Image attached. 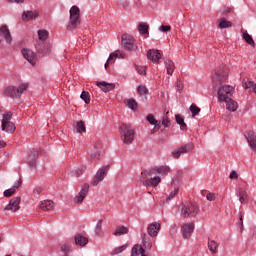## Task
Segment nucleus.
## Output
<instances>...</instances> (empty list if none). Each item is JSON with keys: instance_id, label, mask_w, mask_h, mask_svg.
<instances>
[{"instance_id": "f257e3e1", "label": "nucleus", "mask_w": 256, "mask_h": 256, "mask_svg": "<svg viewBox=\"0 0 256 256\" xmlns=\"http://www.w3.org/2000/svg\"><path fill=\"white\" fill-rule=\"evenodd\" d=\"M229 77V67L227 65L222 64L218 66L212 72V87L217 91L218 101L223 103V101H227L231 95H233V91L235 88L231 85H226L227 79Z\"/></svg>"}, {"instance_id": "f03ea898", "label": "nucleus", "mask_w": 256, "mask_h": 256, "mask_svg": "<svg viewBox=\"0 0 256 256\" xmlns=\"http://www.w3.org/2000/svg\"><path fill=\"white\" fill-rule=\"evenodd\" d=\"M171 169L168 166H155L145 169L141 172L140 181L144 187H158L161 183V177L169 175Z\"/></svg>"}, {"instance_id": "7ed1b4c3", "label": "nucleus", "mask_w": 256, "mask_h": 256, "mask_svg": "<svg viewBox=\"0 0 256 256\" xmlns=\"http://www.w3.org/2000/svg\"><path fill=\"white\" fill-rule=\"evenodd\" d=\"M178 211L180 212L181 217L191 219L193 217H197L199 215V206L193 202H182L179 207Z\"/></svg>"}, {"instance_id": "20e7f679", "label": "nucleus", "mask_w": 256, "mask_h": 256, "mask_svg": "<svg viewBox=\"0 0 256 256\" xmlns=\"http://www.w3.org/2000/svg\"><path fill=\"white\" fill-rule=\"evenodd\" d=\"M70 20L68 22V31H75L81 25V10L77 6H72L69 10Z\"/></svg>"}, {"instance_id": "39448f33", "label": "nucleus", "mask_w": 256, "mask_h": 256, "mask_svg": "<svg viewBox=\"0 0 256 256\" xmlns=\"http://www.w3.org/2000/svg\"><path fill=\"white\" fill-rule=\"evenodd\" d=\"M119 129L123 143L125 145H131L135 140V129H133L129 124H122Z\"/></svg>"}, {"instance_id": "423d86ee", "label": "nucleus", "mask_w": 256, "mask_h": 256, "mask_svg": "<svg viewBox=\"0 0 256 256\" xmlns=\"http://www.w3.org/2000/svg\"><path fill=\"white\" fill-rule=\"evenodd\" d=\"M29 85L27 83L20 84L17 88L15 86H8L4 89V95L17 99L23 95L24 91H27Z\"/></svg>"}, {"instance_id": "0eeeda50", "label": "nucleus", "mask_w": 256, "mask_h": 256, "mask_svg": "<svg viewBox=\"0 0 256 256\" xmlns=\"http://www.w3.org/2000/svg\"><path fill=\"white\" fill-rule=\"evenodd\" d=\"M13 119V113H8L4 116V119H1V129L5 131V133H15V123L11 122Z\"/></svg>"}, {"instance_id": "6e6552de", "label": "nucleus", "mask_w": 256, "mask_h": 256, "mask_svg": "<svg viewBox=\"0 0 256 256\" xmlns=\"http://www.w3.org/2000/svg\"><path fill=\"white\" fill-rule=\"evenodd\" d=\"M109 165H106V166H103L101 167L96 175L94 176L93 178V181H92V185L94 187H97V185H99L101 183V181H103V179H105V177H107V173H109Z\"/></svg>"}, {"instance_id": "1a4fd4ad", "label": "nucleus", "mask_w": 256, "mask_h": 256, "mask_svg": "<svg viewBox=\"0 0 256 256\" xmlns=\"http://www.w3.org/2000/svg\"><path fill=\"white\" fill-rule=\"evenodd\" d=\"M122 46L126 51H137V44H135V39L128 34L122 35Z\"/></svg>"}, {"instance_id": "9d476101", "label": "nucleus", "mask_w": 256, "mask_h": 256, "mask_svg": "<svg viewBox=\"0 0 256 256\" xmlns=\"http://www.w3.org/2000/svg\"><path fill=\"white\" fill-rule=\"evenodd\" d=\"M193 231H195L194 222H186L181 225V233L183 239H190L191 235H193Z\"/></svg>"}, {"instance_id": "9b49d317", "label": "nucleus", "mask_w": 256, "mask_h": 256, "mask_svg": "<svg viewBox=\"0 0 256 256\" xmlns=\"http://www.w3.org/2000/svg\"><path fill=\"white\" fill-rule=\"evenodd\" d=\"M89 195V184H83L79 193L74 197V203L81 205L85 201V197Z\"/></svg>"}, {"instance_id": "f8f14e48", "label": "nucleus", "mask_w": 256, "mask_h": 256, "mask_svg": "<svg viewBox=\"0 0 256 256\" xmlns=\"http://www.w3.org/2000/svg\"><path fill=\"white\" fill-rule=\"evenodd\" d=\"M21 204V198L20 197H14L10 200L9 204L5 206L4 211H12L15 213L16 211H19Z\"/></svg>"}, {"instance_id": "ddd939ff", "label": "nucleus", "mask_w": 256, "mask_h": 256, "mask_svg": "<svg viewBox=\"0 0 256 256\" xmlns=\"http://www.w3.org/2000/svg\"><path fill=\"white\" fill-rule=\"evenodd\" d=\"M22 55L24 59H26V61L30 63V65L35 66V63L37 61V55L35 54V52L30 49L24 48L22 49Z\"/></svg>"}, {"instance_id": "4468645a", "label": "nucleus", "mask_w": 256, "mask_h": 256, "mask_svg": "<svg viewBox=\"0 0 256 256\" xmlns=\"http://www.w3.org/2000/svg\"><path fill=\"white\" fill-rule=\"evenodd\" d=\"M159 231H161V224L158 222H153L148 225L147 232L150 237H157L159 235Z\"/></svg>"}, {"instance_id": "2eb2a0df", "label": "nucleus", "mask_w": 256, "mask_h": 256, "mask_svg": "<svg viewBox=\"0 0 256 256\" xmlns=\"http://www.w3.org/2000/svg\"><path fill=\"white\" fill-rule=\"evenodd\" d=\"M147 59L148 61H152V63H159L161 59V52L157 49H150L147 52Z\"/></svg>"}, {"instance_id": "dca6fc26", "label": "nucleus", "mask_w": 256, "mask_h": 256, "mask_svg": "<svg viewBox=\"0 0 256 256\" xmlns=\"http://www.w3.org/2000/svg\"><path fill=\"white\" fill-rule=\"evenodd\" d=\"M39 149H32L28 155L29 167H35L37 165V158L39 157Z\"/></svg>"}, {"instance_id": "f3484780", "label": "nucleus", "mask_w": 256, "mask_h": 256, "mask_svg": "<svg viewBox=\"0 0 256 256\" xmlns=\"http://www.w3.org/2000/svg\"><path fill=\"white\" fill-rule=\"evenodd\" d=\"M247 139V143L252 151L256 153V133L255 132H248L245 135Z\"/></svg>"}, {"instance_id": "a211bd4d", "label": "nucleus", "mask_w": 256, "mask_h": 256, "mask_svg": "<svg viewBox=\"0 0 256 256\" xmlns=\"http://www.w3.org/2000/svg\"><path fill=\"white\" fill-rule=\"evenodd\" d=\"M168 189L170 193L166 197V201H171L172 199H175V196L179 193V186L175 184V181H172Z\"/></svg>"}, {"instance_id": "6ab92c4d", "label": "nucleus", "mask_w": 256, "mask_h": 256, "mask_svg": "<svg viewBox=\"0 0 256 256\" xmlns=\"http://www.w3.org/2000/svg\"><path fill=\"white\" fill-rule=\"evenodd\" d=\"M0 37H4L6 43L11 44L13 38L11 37V32L7 25H3L0 27Z\"/></svg>"}, {"instance_id": "aec40b11", "label": "nucleus", "mask_w": 256, "mask_h": 256, "mask_svg": "<svg viewBox=\"0 0 256 256\" xmlns=\"http://www.w3.org/2000/svg\"><path fill=\"white\" fill-rule=\"evenodd\" d=\"M21 179H19L17 182H15V184L10 188L7 189L3 192L4 197H13V195H15L17 189H19V187H21Z\"/></svg>"}, {"instance_id": "412c9836", "label": "nucleus", "mask_w": 256, "mask_h": 256, "mask_svg": "<svg viewBox=\"0 0 256 256\" xmlns=\"http://www.w3.org/2000/svg\"><path fill=\"white\" fill-rule=\"evenodd\" d=\"M97 87H99L104 93H109V91H113L115 89V85L113 83H107L105 81L96 82Z\"/></svg>"}, {"instance_id": "4be33fe9", "label": "nucleus", "mask_w": 256, "mask_h": 256, "mask_svg": "<svg viewBox=\"0 0 256 256\" xmlns=\"http://www.w3.org/2000/svg\"><path fill=\"white\" fill-rule=\"evenodd\" d=\"M39 17V11H24L22 14V21H31V19H37Z\"/></svg>"}, {"instance_id": "5701e85b", "label": "nucleus", "mask_w": 256, "mask_h": 256, "mask_svg": "<svg viewBox=\"0 0 256 256\" xmlns=\"http://www.w3.org/2000/svg\"><path fill=\"white\" fill-rule=\"evenodd\" d=\"M223 103H226V109L228 111L235 112L237 109H239V104H237L235 100L231 99V97L227 100H224Z\"/></svg>"}, {"instance_id": "b1692460", "label": "nucleus", "mask_w": 256, "mask_h": 256, "mask_svg": "<svg viewBox=\"0 0 256 256\" xmlns=\"http://www.w3.org/2000/svg\"><path fill=\"white\" fill-rule=\"evenodd\" d=\"M74 241L75 244L78 245L79 247H85V245L89 243V239L81 234H76L74 236Z\"/></svg>"}, {"instance_id": "393cba45", "label": "nucleus", "mask_w": 256, "mask_h": 256, "mask_svg": "<svg viewBox=\"0 0 256 256\" xmlns=\"http://www.w3.org/2000/svg\"><path fill=\"white\" fill-rule=\"evenodd\" d=\"M131 256H147V254H145L143 246L136 244L132 248Z\"/></svg>"}, {"instance_id": "a878e982", "label": "nucleus", "mask_w": 256, "mask_h": 256, "mask_svg": "<svg viewBox=\"0 0 256 256\" xmlns=\"http://www.w3.org/2000/svg\"><path fill=\"white\" fill-rule=\"evenodd\" d=\"M53 201L52 200H44L39 203V209L42 211H51L53 209Z\"/></svg>"}, {"instance_id": "bb28decb", "label": "nucleus", "mask_w": 256, "mask_h": 256, "mask_svg": "<svg viewBox=\"0 0 256 256\" xmlns=\"http://www.w3.org/2000/svg\"><path fill=\"white\" fill-rule=\"evenodd\" d=\"M118 57H121L123 59V54L119 51L111 53L109 55V58L107 59L105 65H104L105 69H107V67H109V65H111L113 63V60L117 59Z\"/></svg>"}, {"instance_id": "cd10ccee", "label": "nucleus", "mask_w": 256, "mask_h": 256, "mask_svg": "<svg viewBox=\"0 0 256 256\" xmlns=\"http://www.w3.org/2000/svg\"><path fill=\"white\" fill-rule=\"evenodd\" d=\"M208 249L212 255H216L219 251V243L215 240H208Z\"/></svg>"}, {"instance_id": "c85d7f7f", "label": "nucleus", "mask_w": 256, "mask_h": 256, "mask_svg": "<svg viewBox=\"0 0 256 256\" xmlns=\"http://www.w3.org/2000/svg\"><path fill=\"white\" fill-rule=\"evenodd\" d=\"M164 64H165L167 74L168 75H173V73L175 71V63L173 62V60H166L164 62Z\"/></svg>"}, {"instance_id": "c756f323", "label": "nucleus", "mask_w": 256, "mask_h": 256, "mask_svg": "<svg viewBox=\"0 0 256 256\" xmlns=\"http://www.w3.org/2000/svg\"><path fill=\"white\" fill-rule=\"evenodd\" d=\"M138 31L140 35H149V24L145 22H141L138 25Z\"/></svg>"}, {"instance_id": "7c9ffc66", "label": "nucleus", "mask_w": 256, "mask_h": 256, "mask_svg": "<svg viewBox=\"0 0 256 256\" xmlns=\"http://www.w3.org/2000/svg\"><path fill=\"white\" fill-rule=\"evenodd\" d=\"M176 123L180 125V129L185 130L187 129V124L185 123V118L181 116V114H176L175 115Z\"/></svg>"}, {"instance_id": "2f4dec72", "label": "nucleus", "mask_w": 256, "mask_h": 256, "mask_svg": "<svg viewBox=\"0 0 256 256\" xmlns=\"http://www.w3.org/2000/svg\"><path fill=\"white\" fill-rule=\"evenodd\" d=\"M74 127L76 128L77 133H85V131H87V128H85V122H83V120L75 122Z\"/></svg>"}, {"instance_id": "473e14b6", "label": "nucleus", "mask_w": 256, "mask_h": 256, "mask_svg": "<svg viewBox=\"0 0 256 256\" xmlns=\"http://www.w3.org/2000/svg\"><path fill=\"white\" fill-rule=\"evenodd\" d=\"M233 23L231 21L226 20L225 18H221L218 22V27L220 29H228V27H232Z\"/></svg>"}, {"instance_id": "72a5a7b5", "label": "nucleus", "mask_w": 256, "mask_h": 256, "mask_svg": "<svg viewBox=\"0 0 256 256\" xmlns=\"http://www.w3.org/2000/svg\"><path fill=\"white\" fill-rule=\"evenodd\" d=\"M183 155L185 153H191V151H193V149H195V144H193V142H190L188 144H185L184 146L180 147Z\"/></svg>"}, {"instance_id": "f704fd0d", "label": "nucleus", "mask_w": 256, "mask_h": 256, "mask_svg": "<svg viewBox=\"0 0 256 256\" xmlns=\"http://www.w3.org/2000/svg\"><path fill=\"white\" fill-rule=\"evenodd\" d=\"M129 233V229L125 226H118L114 232V235H127Z\"/></svg>"}, {"instance_id": "c9c22d12", "label": "nucleus", "mask_w": 256, "mask_h": 256, "mask_svg": "<svg viewBox=\"0 0 256 256\" xmlns=\"http://www.w3.org/2000/svg\"><path fill=\"white\" fill-rule=\"evenodd\" d=\"M95 233L98 237H101L103 235V220H98L95 227Z\"/></svg>"}, {"instance_id": "e433bc0d", "label": "nucleus", "mask_w": 256, "mask_h": 256, "mask_svg": "<svg viewBox=\"0 0 256 256\" xmlns=\"http://www.w3.org/2000/svg\"><path fill=\"white\" fill-rule=\"evenodd\" d=\"M237 195L239 197L240 203H247V191L240 189Z\"/></svg>"}, {"instance_id": "4c0bfd02", "label": "nucleus", "mask_w": 256, "mask_h": 256, "mask_svg": "<svg viewBox=\"0 0 256 256\" xmlns=\"http://www.w3.org/2000/svg\"><path fill=\"white\" fill-rule=\"evenodd\" d=\"M142 241H143V246L145 247V249H151V247H153V242L151 241L150 238H147V235H143L142 236Z\"/></svg>"}, {"instance_id": "58836bf2", "label": "nucleus", "mask_w": 256, "mask_h": 256, "mask_svg": "<svg viewBox=\"0 0 256 256\" xmlns=\"http://www.w3.org/2000/svg\"><path fill=\"white\" fill-rule=\"evenodd\" d=\"M146 120L148 121V123L150 125H159V124H161V121H158L157 119H155V116L153 114H148L146 116Z\"/></svg>"}, {"instance_id": "ea45409f", "label": "nucleus", "mask_w": 256, "mask_h": 256, "mask_svg": "<svg viewBox=\"0 0 256 256\" xmlns=\"http://www.w3.org/2000/svg\"><path fill=\"white\" fill-rule=\"evenodd\" d=\"M243 39L246 41V43H248V45H252V47H255V41H253V37L249 33L244 32Z\"/></svg>"}, {"instance_id": "a19ab883", "label": "nucleus", "mask_w": 256, "mask_h": 256, "mask_svg": "<svg viewBox=\"0 0 256 256\" xmlns=\"http://www.w3.org/2000/svg\"><path fill=\"white\" fill-rule=\"evenodd\" d=\"M126 249L127 245L116 247L110 252V255H119L120 253H123V251H125Z\"/></svg>"}, {"instance_id": "79ce46f5", "label": "nucleus", "mask_w": 256, "mask_h": 256, "mask_svg": "<svg viewBox=\"0 0 256 256\" xmlns=\"http://www.w3.org/2000/svg\"><path fill=\"white\" fill-rule=\"evenodd\" d=\"M38 37L40 41H47L49 32L47 30H38Z\"/></svg>"}, {"instance_id": "37998d69", "label": "nucleus", "mask_w": 256, "mask_h": 256, "mask_svg": "<svg viewBox=\"0 0 256 256\" xmlns=\"http://www.w3.org/2000/svg\"><path fill=\"white\" fill-rule=\"evenodd\" d=\"M190 112L192 114V117H197V115H199V113H201V108L198 107L197 105L195 104H192L190 106Z\"/></svg>"}, {"instance_id": "c03bdc74", "label": "nucleus", "mask_w": 256, "mask_h": 256, "mask_svg": "<svg viewBox=\"0 0 256 256\" xmlns=\"http://www.w3.org/2000/svg\"><path fill=\"white\" fill-rule=\"evenodd\" d=\"M80 97L86 103V105H89V103H91V96L89 95V92L83 91Z\"/></svg>"}, {"instance_id": "a18cd8bd", "label": "nucleus", "mask_w": 256, "mask_h": 256, "mask_svg": "<svg viewBox=\"0 0 256 256\" xmlns=\"http://www.w3.org/2000/svg\"><path fill=\"white\" fill-rule=\"evenodd\" d=\"M137 92L141 97H147L149 90L145 86H138Z\"/></svg>"}, {"instance_id": "49530a36", "label": "nucleus", "mask_w": 256, "mask_h": 256, "mask_svg": "<svg viewBox=\"0 0 256 256\" xmlns=\"http://www.w3.org/2000/svg\"><path fill=\"white\" fill-rule=\"evenodd\" d=\"M127 107L132 111H135L137 109V101H135V99H128Z\"/></svg>"}, {"instance_id": "de8ad7c7", "label": "nucleus", "mask_w": 256, "mask_h": 256, "mask_svg": "<svg viewBox=\"0 0 256 256\" xmlns=\"http://www.w3.org/2000/svg\"><path fill=\"white\" fill-rule=\"evenodd\" d=\"M160 125H163L164 127H171V120H169V117L164 116L160 122Z\"/></svg>"}, {"instance_id": "09e8293b", "label": "nucleus", "mask_w": 256, "mask_h": 256, "mask_svg": "<svg viewBox=\"0 0 256 256\" xmlns=\"http://www.w3.org/2000/svg\"><path fill=\"white\" fill-rule=\"evenodd\" d=\"M184 88H185V86L183 85V81L177 80L175 83L176 91L181 92V91H183Z\"/></svg>"}, {"instance_id": "8fccbe9b", "label": "nucleus", "mask_w": 256, "mask_h": 256, "mask_svg": "<svg viewBox=\"0 0 256 256\" xmlns=\"http://www.w3.org/2000/svg\"><path fill=\"white\" fill-rule=\"evenodd\" d=\"M9 113H13V112H11V111H6V110H5V107L0 106V121H1V119H5V116H6V115H9Z\"/></svg>"}, {"instance_id": "3c124183", "label": "nucleus", "mask_w": 256, "mask_h": 256, "mask_svg": "<svg viewBox=\"0 0 256 256\" xmlns=\"http://www.w3.org/2000/svg\"><path fill=\"white\" fill-rule=\"evenodd\" d=\"M181 155H183V151H181V148H178L172 152V157L174 159H179V157H181Z\"/></svg>"}, {"instance_id": "603ef678", "label": "nucleus", "mask_w": 256, "mask_h": 256, "mask_svg": "<svg viewBox=\"0 0 256 256\" xmlns=\"http://www.w3.org/2000/svg\"><path fill=\"white\" fill-rule=\"evenodd\" d=\"M70 250H71L70 242H67L61 246V251H63V253H69Z\"/></svg>"}, {"instance_id": "864d4df0", "label": "nucleus", "mask_w": 256, "mask_h": 256, "mask_svg": "<svg viewBox=\"0 0 256 256\" xmlns=\"http://www.w3.org/2000/svg\"><path fill=\"white\" fill-rule=\"evenodd\" d=\"M254 84H255V82H253V81L244 80L243 87H244V89H251Z\"/></svg>"}, {"instance_id": "5fc2aeb1", "label": "nucleus", "mask_w": 256, "mask_h": 256, "mask_svg": "<svg viewBox=\"0 0 256 256\" xmlns=\"http://www.w3.org/2000/svg\"><path fill=\"white\" fill-rule=\"evenodd\" d=\"M136 70L138 71L139 75H146L147 67H145V66H138L136 68Z\"/></svg>"}, {"instance_id": "6e6d98bb", "label": "nucleus", "mask_w": 256, "mask_h": 256, "mask_svg": "<svg viewBox=\"0 0 256 256\" xmlns=\"http://www.w3.org/2000/svg\"><path fill=\"white\" fill-rule=\"evenodd\" d=\"M91 159H99L101 157V153L99 151H94L90 154Z\"/></svg>"}, {"instance_id": "4d7b16f0", "label": "nucleus", "mask_w": 256, "mask_h": 256, "mask_svg": "<svg viewBox=\"0 0 256 256\" xmlns=\"http://www.w3.org/2000/svg\"><path fill=\"white\" fill-rule=\"evenodd\" d=\"M171 29V27L169 25H161L159 27V31H162L163 33H167V31H169Z\"/></svg>"}, {"instance_id": "13d9d810", "label": "nucleus", "mask_w": 256, "mask_h": 256, "mask_svg": "<svg viewBox=\"0 0 256 256\" xmlns=\"http://www.w3.org/2000/svg\"><path fill=\"white\" fill-rule=\"evenodd\" d=\"M161 129V124L154 125L153 129L150 131V133L153 135L154 133H157Z\"/></svg>"}, {"instance_id": "bf43d9fd", "label": "nucleus", "mask_w": 256, "mask_h": 256, "mask_svg": "<svg viewBox=\"0 0 256 256\" xmlns=\"http://www.w3.org/2000/svg\"><path fill=\"white\" fill-rule=\"evenodd\" d=\"M230 179H238L239 178V174H237V172L235 170H233L230 175H229Z\"/></svg>"}, {"instance_id": "052dcab7", "label": "nucleus", "mask_w": 256, "mask_h": 256, "mask_svg": "<svg viewBox=\"0 0 256 256\" xmlns=\"http://www.w3.org/2000/svg\"><path fill=\"white\" fill-rule=\"evenodd\" d=\"M206 198L208 201H215V194L214 193H208L206 195Z\"/></svg>"}, {"instance_id": "680f3d73", "label": "nucleus", "mask_w": 256, "mask_h": 256, "mask_svg": "<svg viewBox=\"0 0 256 256\" xmlns=\"http://www.w3.org/2000/svg\"><path fill=\"white\" fill-rule=\"evenodd\" d=\"M44 53H51V45L50 44L45 45Z\"/></svg>"}, {"instance_id": "e2e57ef3", "label": "nucleus", "mask_w": 256, "mask_h": 256, "mask_svg": "<svg viewBox=\"0 0 256 256\" xmlns=\"http://www.w3.org/2000/svg\"><path fill=\"white\" fill-rule=\"evenodd\" d=\"M83 171H84L83 168L80 169V170H77V171H76V174H75V177H80L81 175H83Z\"/></svg>"}, {"instance_id": "0e129e2a", "label": "nucleus", "mask_w": 256, "mask_h": 256, "mask_svg": "<svg viewBox=\"0 0 256 256\" xmlns=\"http://www.w3.org/2000/svg\"><path fill=\"white\" fill-rule=\"evenodd\" d=\"M9 3H25V0H8Z\"/></svg>"}, {"instance_id": "69168bd1", "label": "nucleus", "mask_w": 256, "mask_h": 256, "mask_svg": "<svg viewBox=\"0 0 256 256\" xmlns=\"http://www.w3.org/2000/svg\"><path fill=\"white\" fill-rule=\"evenodd\" d=\"M42 191H43V188L34 189V193H36L37 195H39Z\"/></svg>"}, {"instance_id": "338daca9", "label": "nucleus", "mask_w": 256, "mask_h": 256, "mask_svg": "<svg viewBox=\"0 0 256 256\" xmlns=\"http://www.w3.org/2000/svg\"><path fill=\"white\" fill-rule=\"evenodd\" d=\"M0 147H7V143H5L3 140H0Z\"/></svg>"}, {"instance_id": "774afa93", "label": "nucleus", "mask_w": 256, "mask_h": 256, "mask_svg": "<svg viewBox=\"0 0 256 256\" xmlns=\"http://www.w3.org/2000/svg\"><path fill=\"white\" fill-rule=\"evenodd\" d=\"M252 91V93H256V84L254 83V85L250 88Z\"/></svg>"}]
</instances>
